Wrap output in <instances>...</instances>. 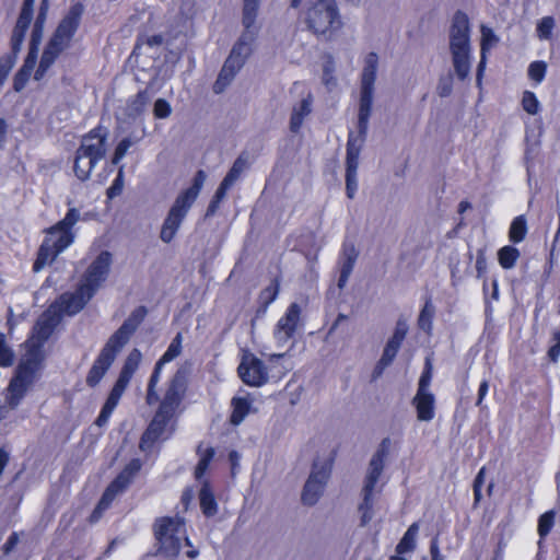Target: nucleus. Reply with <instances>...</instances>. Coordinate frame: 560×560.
<instances>
[{
  "instance_id": "obj_1",
  "label": "nucleus",
  "mask_w": 560,
  "mask_h": 560,
  "mask_svg": "<svg viewBox=\"0 0 560 560\" xmlns=\"http://www.w3.org/2000/svg\"><path fill=\"white\" fill-rule=\"evenodd\" d=\"M145 316L144 307H138L108 338L86 376V384L95 387L114 363L120 350L128 343Z\"/></svg>"
},
{
  "instance_id": "obj_2",
  "label": "nucleus",
  "mask_w": 560,
  "mask_h": 560,
  "mask_svg": "<svg viewBox=\"0 0 560 560\" xmlns=\"http://www.w3.org/2000/svg\"><path fill=\"white\" fill-rule=\"evenodd\" d=\"M83 12V4L78 2L72 4L61 19L54 35L44 49L38 68L34 74V79L36 81L44 78L56 58L70 46V43L81 23Z\"/></svg>"
},
{
  "instance_id": "obj_3",
  "label": "nucleus",
  "mask_w": 560,
  "mask_h": 560,
  "mask_svg": "<svg viewBox=\"0 0 560 560\" xmlns=\"http://www.w3.org/2000/svg\"><path fill=\"white\" fill-rule=\"evenodd\" d=\"M83 12V4L78 2L72 4L61 19L54 35L44 49L38 68L34 74V79L36 81L44 78L56 58L70 46V43L81 23Z\"/></svg>"
},
{
  "instance_id": "obj_4",
  "label": "nucleus",
  "mask_w": 560,
  "mask_h": 560,
  "mask_svg": "<svg viewBox=\"0 0 560 560\" xmlns=\"http://www.w3.org/2000/svg\"><path fill=\"white\" fill-rule=\"evenodd\" d=\"M308 32L325 40L334 39L343 27L336 0H311L303 13Z\"/></svg>"
},
{
  "instance_id": "obj_5",
  "label": "nucleus",
  "mask_w": 560,
  "mask_h": 560,
  "mask_svg": "<svg viewBox=\"0 0 560 560\" xmlns=\"http://www.w3.org/2000/svg\"><path fill=\"white\" fill-rule=\"evenodd\" d=\"M378 67V57L375 52H370L364 60V67L361 74V86H360V106L358 115V135L349 136L348 141H355L363 145L368 127L369 118L372 110L373 96H374V83L376 80V72Z\"/></svg>"
},
{
  "instance_id": "obj_6",
  "label": "nucleus",
  "mask_w": 560,
  "mask_h": 560,
  "mask_svg": "<svg viewBox=\"0 0 560 560\" xmlns=\"http://www.w3.org/2000/svg\"><path fill=\"white\" fill-rule=\"evenodd\" d=\"M450 49L456 75L465 80L470 72L469 21L464 13H456L450 32Z\"/></svg>"
},
{
  "instance_id": "obj_7",
  "label": "nucleus",
  "mask_w": 560,
  "mask_h": 560,
  "mask_svg": "<svg viewBox=\"0 0 560 560\" xmlns=\"http://www.w3.org/2000/svg\"><path fill=\"white\" fill-rule=\"evenodd\" d=\"M142 361V353L139 349H132L127 358L125 359L124 365L119 373L117 381L115 382L108 397L95 420L97 427H103L107 423L114 409L117 407L119 399L128 387L135 372L138 370Z\"/></svg>"
},
{
  "instance_id": "obj_8",
  "label": "nucleus",
  "mask_w": 560,
  "mask_h": 560,
  "mask_svg": "<svg viewBox=\"0 0 560 560\" xmlns=\"http://www.w3.org/2000/svg\"><path fill=\"white\" fill-rule=\"evenodd\" d=\"M384 444L385 441L382 443L381 448L372 456L364 478L362 502L359 505L362 526H365L373 517V498L376 491V485L384 470L385 459L387 456V448Z\"/></svg>"
},
{
  "instance_id": "obj_9",
  "label": "nucleus",
  "mask_w": 560,
  "mask_h": 560,
  "mask_svg": "<svg viewBox=\"0 0 560 560\" xmlns=\"http://www.w3.org/2000/svg\"><path fill=\"white\" fill-rule=\"evenodd\" d=\"M60 317L58 305H50L49 308L43 313L34 326L32 336L25 342L26 352L24 357L31 359L33 362L42 363L44 360L42 347L59 324Z\"/></svg>"
},
{
  "instance_id": "obj_10",
  "label": "nucleus",
  "mask_w": 560,
  "mask_h": 560,
  "mask_svg": "<svg viewBox=\"0 0 560 560\" xmlns=\"http://www.w3.org/2000/svg\"><path fill=\"white\" fill-rule=\"evenodd\" d=\"M158 553L164 557H176L180 550V540L185 536L184 522L178 518L164 517L154 526Z\"/></svg>"
},
{
  "instance_id": "obj_11",
  "label": "nucleus",
  "mask_w": 560,
  "mask_h": 560,
  "mask_svg": "<svg viewBox=\"0 0 560 560\" xmlns=\"http://www.w3.org/2000/svg\"><path fill=\"white\" fill-rule=\"evenodd\" d=\"M39 362H33L24 357L19 364L14 377L8 388L5 402L9 409H15L35 381V374L39 369Z\"/></svg>"
},
{
  "instance_id": "obj_12",
  "label": "nucleus",
  "mask_w": 560,
  "mask_h": 560,
  "mask_svg": "<svg viewBox=\"0 0 560 560\" xmlns=\"http://www.w3.org/2000/svg\"><path fill=\"white\" fill-rule=\"evenodd\" d=\"M141 469V462L132 459L125 469L117 476V478L107 487L103 493L92 517L97 520L100 514L106 510L115 497L122 492L130 483L133 476Z\"/></svg>"
},
{
  "instance_id": "obj_13",
  "label": "nucleus",
  "mask_w": 560,
  "mask_h": 560,
  "mask_svg": "<svg viewBox=\"0 0 560 560\" xmlns=\"http://www.w3.org/2000/svg\"><path fill=\"white\" fill-rule=\"evenodd\" d=\"M190 208L188 202L175 198L161 226L160 238L163 243L168 244L174 240Z\"/></svg>"
},
{
  "instance_id": "obj_14",
  "label": "nucleus",
  "mask_w": 560,
  "mask_h": 560,
  "mask_svg": "<svg viewBox=\"0 0 560 560\" xmlns=\"http://www.w3.org/2000/svg\"><path fill=\"white\" fill-rule=\"evenodd\" d=\"M72 243V237L67 234L56 236L48 231L47 237L42 244L36 261L34 262V271H39L46 265L51 264L55 258Z\"/></svg>"
},
{
  "instance_id": "obj_15",
  "label": "nucleus",
  "mask_w": 560,
  "mask_h": 560,
  "mask_svg": "<svg viewBox=\"0 0 560 560\" xmlns=\"http://www.w3.org/2000/svg\"><path fill=\"white\" fill-rule=\"evenodd\" d=\"M112 265V255L108 252H102L88 268L80 285L85 287L92 294L97 291L106 280Z\"/></svg>"
},
{
  "instance_id": "obj_16",
  "label": "nucleus",
  "mask_w": 560,
  "mask_h": 560,
  "mask_svg": "<svg viewBox=\"0 0 560 560\" xmlns=\"http://www.w3.org/2000/svg\"><path fill=\"white\" fill-rule=\"evenodd\" d=\"M242 381L249 386H261L268 381V372L261 360L252 353L243 355L237 369Z\"/></svg>"
},
{
  "instance_id": "obj_17",
  "label": "nucleus",
  "mask_w": 560,
  "mask_h": 560,
  "mask_svg": "<svg viewBox=\"0 0 560 560\" xmlns=\"http://www.w3.org/2000/svg\"><path fill=\"white\" fill-rule=\"evenodd\" d=\"M302 307L298 303H291L285 314L278 320L273 336L281 346L293 338L298 327L301 324Z\"/></svg>"
},
{
  "instance_id": "obj_18",
  "label": "nucleus",
  "mask_w": 560,
  "mask_h": 560,
  "mask_svg": "<svg viewBox=\"0 0 560 560\" xmlns=\"http://www.w3.org/2000/svg\"><path fill=\"white\" fill-rule=\"evenodd\" d=\"M107 138V129L97 127L82 138L81 145L78 151L81 152V154L90 156L98 162L106 155Z\"/></svg>"
},
{
  "instance_id": "obj_19",
  "label": "nucleus",
  "mask_w": 560,
  "mask_h": 560,
  "mask_svg": "<svg viewBox=\"0 0 560 560\" xmlns=\"http://www.w3.org/2000/svg\"><path fill=\"white\" fill-rule=\"evenodd\" d=\"M362 145L360 140L348 141L346 156V194L347 197L353 199L358 188L357 172L359 167V156Z\"/></svg>"
},
{
  "instance_id": "obj_20",
  "label": "nucleus",
  "mask_w": 560,
  "mask_h": 560,
  "mask_svg": "<svg viewBox=\"0 0 560 560\" xmlns=\"http://www.w3.org/2000/svg\"><path fill=\"white\" fill-rule=\"evenodd\" d=\"M92 296L91 291L86 290L85 287L79 285L74 293H63L52 305L59 306L60 316L62 313L74 315L83 308Z\"/></svg>"
},
{
  "instance_id": "obj_21",
  "label": "nucleus",
  "mask_w": 560,
  "mask_h": 560,
  "mask_svg": "<svg viewBox=\"0 0 560 560\" xmlns=\"http://www.w3.org/2000/svg\"><path fill=\"white\" fill-rule=\"evenodd\" d=\"M184 390L185 373L178 370L173 376L159 409L173 416L182 400Z\"/></svg>"
},
{
  "instance_id": "obj_22",
  "label": "nucleus",
  "mask_w": 560,
  "mask_h": 560,
  "mask_svg": "<svg viewBox=\"0 0 560 560\" xmlns=\"http://www.w3.org/2000/svg\"><path fill=\"white\" fill-rule=\"evenodd\" d=\"M173 416L159 409L143 433L140 441V448L147 450L165 432L166 425Z\"/></svg>"
},
{
  "instance_id": "obj_23",
  "label": "nucleus",
  "mask_w": 560,
  "mask_h": 560,
  "mask_svg": "<svg viewBox=\"0 0 560 560\" xmlns=\"http://www.w3.org/2000/svg\"><path fill=\"white\" fill-rule=\"evenodd\" d=\"M408 332V325L406 320L399 319L396 323V327L392 338L387 341L382 358L378 364L383 368L389 365L395 359L406 335Z\"/></svg>"
},
{
  "instance_id": "obj_24",
  "label": "nucleus",
  "mask_w": 560,
  "mask_h": 560,
  "mask_svg": "<svg viewBox=\"0 0 560 560\" xmlns=\"http://www.w3.org/2000/svg\"><path fill=\"white\" fill-rule=\"evenodd\" d=\"M244 61L238 59L236 56L230 54L228 59L224 62V66L222 67L220 74L214 82L213 91L214 93L219 94L224 91V89L232 82L235 74L242 69L244 66Z\"/></svg>"
},
{
  "instance_id": "obj_25",
  "label": "nucleus",
  "mask_w": 560,
  "mask_h": 560,
  "mask_svg": "<svg viewBox=\"0 0 560 560\" xmlns=\"http://www.w3.org/2000/svg\"><path fill=\"white\" fill-rule=\"evenodd\" d=\"M434 395L431 392H417L412 404L419 421H431L434 418Z\"/></svg>"
},
{
  "instance_id": "obj_26",
  "label": "nucleus",
  "mask_w": 560,
  "mask_h": 560,
  "mask_svg": "<svg viewBox=\"0 0 560 560\" xmlns=\"http://www.w3.org/2000/svg\"><path fill=\"white\" fill-rule=\"evenodd\" d=\"M36 59H37L36 47H30V51L24 60L23 66L14 75V79H13L14 91L21 92L25 88V85L34 70Z\"/></svg>"
},
{
  "instance_id": "obj_27",
  "label": "nucleus",
  "mask_w": 560,
  "mask_h": 560,
  "mask_svg": "<svg viewBox=\"0 0 560 560\" xmlns=\"http://www.w3.org/2000/svg\"><path fill=\"white\" fill-rule=\"evenodd\" d=\"M334 459L330 455L318 456L314 459L310 478L320 482L324 487L330 477Z\"/></svg>"
},
{
  "instance_id": "obj_28",
  "label": "nucleus",
  "mask_w": 560,
  "mask_h": 560,
  "mask_svg": "<svg viewBox=\"0 0 560 560\" xmlns=\"http://www.w3.org/2000/svg\"><path fill=\"white\" fill-rule=\"evenodd\" d=\"M312 103L313 97L308 94L305 98H303L298 105H295L292 109L291 118H290V130L294 133L299 132L304 118L307 117L312 112Z\"/></svg>"
},
{
  "instance_id": "obj_29",
  "label": "nucleus",
  "mask_w": 560,
  "mask_h": 560,
  "mask_svg": "<svg viewBox=\"0 0 560 560\" xmlns=\"http://www.w3.org/2000/svg\"><path fill=\"white\" fill-rule=\"evenodd\" d=\"M32 20L19 16L15 23V26L12 31L11 35V52L9 55H14L15 59H18V55L21 51L22 44L25 38L26 31L30 27Z\"/></svg>"
},
{
  "instance_id": "obj_30",
  "label": "nucleus",
  "mask_w": 560,
  "mask_h": 560,
  "mask_svg": "<svg viewBox=\"0 0 560 560\" xmlns=\"http://www.w3.org/2000/svg\"><path fill=\"white\" fill-rule=\"evenodd\" d=\"M32 20L19 16L15 23V26L12 31L11 35V52L9 55H14L15 59H18V55L21 51L22 44L25 38L26 31L30 27Z\"/></svg>"
},
{
  "instance_id": "obj_31",
  "label": "nucleus",
  "mask_w": 560,
  "mask_h": 560,
  "mask_svg": "<svg viewBox=\"0 0 560 560\" xmlns=\"http://www.w3.org/2000/svg\"><path fill=\"white\" fill-rule=\"evenodd\" d=\"M255 37L256 33L254 31L245 30L237 43L233 46L231 54L245 62L252 54V44L254 43Z\"/></svg>"
},
{
  "instance_id": "obj_32",
  "label": "nucleus",
  "mask_w": 560,
  "mask_h": 560,
  "mask_svg": "<svg viewBox=\"0 0 560 560\" xmlns=\"http://www.w3.org/2000/svg\"><path fill=\"white\" fill-rule=\"evenodd\" d=\"M233 408L230 422L233 425H238L243 422L245 417L252 412V401L246 397H234L231 401Z\"/></svg>"
},
{
  "instance_id": "obj_33",
  "label": "nucleus",
  "mask_w": 560,
  "mask_h": 560,
  "mask_svg": "<svg viewBox=\"0 0 560 560\" xmlns=\"http://www.w3.org/2000/svg\"><path fill=\"white\" fill-rule=\"evenodd\" d=\"M206 179L207 174L205 171L199 170L192 179L191 186L182 191L177 197L192 206L198 198Z\"/></svg>"
},
{
  "instance_id": "obj_34",
  "label": "nucleus",
  "mask_w": 560,
  "mask_h": 560,
  "mask_svg": "<svg viewBox=\"0 0 560 560\" xmlns=\"http://www.w3.org/2000/svg\"><path fill=\"white\" fill-rule=\"evenodd\" d=\"M96 164L97 161L77 151L73 165L75 176L82 182L89 179L91 172Z\"/></svg>"
},
{
  "instance_id": "obj_35",
  "label": "nucleus",
  "mask_w": 560,
  "mask_h": 560,
  "mask_svg": "<svg viewBox=\"0 0 560 560\" xmlns=\"http://www.w3.org/2000/svg\"><path fill=\"white\" fill-rule=\"evenodd\" d=\"M324 489L325 487L320 485V482L308 477L302 491V502L310 506L316 504L322 497Z\"/></svg>"
},
{
  "instance_id": "obj_36",
  "label": "nucleus",
  "mask_w": 560,
  "mask_h": 560,
  "mask_svg": "<svg viewBox=\"0 0 560 560\" xmlns=\"http://www.w3.org/2000/svg\"><path fill=\"white\" fill-rule=\"evenodd\" d=\"M199 502L202 513L210 517L217 514L218 504L214 500L213 492L211 491L209 483L207 481L203 482L200 491H199Z\"/></svg>"
},
{
  "instance_id": "obj_37",
  "label": "nucleus",
  "mask_w": 560,
  "mask_h": 560,
  "mask_svg": "<svg viewBox=\"0 0 560 560\" xmlns=\"http://www.w3.org/2000/svg\"><path fill=\"white\" fill-rule=\"evenodd\" d=\"M80 213L77 209H70L66 214L65 219L58 222L55 226H52L49 231L54 233L56 236L61 234H67L69 237L73 238L70 229L79 221Z\"/></svg>"
},
{
  "instance_id": "obj_38",
  "label": "nucleus",
  "mask_w": 560,
  "mask_h": 560,
  "mask_svg": "<svg viewBox=\"0 0 560 560\" xmlns=\"http://www.w3.org/2000/svg\"><path fill=\"white\" fill-rule=\"evenodd\" d=\"M419 525L413 523L409 526L398 545L396 546V552L398 555H402L406 552H410L416 548V538L418 535Z\"/></svg>"
},
{
  "instance_id": "obj_39",
  "label": "nucleus",
  "mask_w": 560,
  "mask_h": 560,
  "mask_svg": "<svg viewBox=\"0 0 560 560\" xmlns=\"http://www.w3.org/2000/svg\"><path fill=\"white\" fill-rule=\"evenodd\" d=\"M249 166V156L247 153H241L234 161L232 167L223 178L226 183L233 185Z\"/></svg>"
},
{
  "instance_id": "obj_40",
  "label": "nucleus",
  "mask_w": 560,
  "mask_h": 560,
  "mask_svg": "<svg viewBox=\"0 0 560 560\" xmlns=\"http://www.w3.org/2000/svg\"><path fill=\"white\" fill-rule=\"evenodd\" d=\"M47 10H48V0H43L40 2V9H39L38 16L36 19L34 28L32 31L31 47H36L37 48V46H38V44H39V42L42 39L43 26H44V23H45V20H46Z\"/></svg>"
},
{
  "instance_id": "obj_41",
  "label": "nucleus",
  "mask_w": 560,
  "mask_h": 560,
  "mask_svg": "<svg viewBox=\"0 0 560 560\" xmlns=\"http://www.w3.org/2000/svg\"><path fill=\"white\" fill-rule=\"evenodd\" d=\"M527 233V224L524 215L516 217L510 226L509 237L513 243L522 242Z\"/></svg>"
},
{
  "instance_id": "obj_42",
  "label": "nucleus",
  "mask_w": 560,
  "mask_h": 560,
  "mask_svg": "<svg viewBox=\"0 0 560 560\" xmlns=\"http://www.w3.org/2000/svg\"><path fill=\"white\" fill-rule=\"evenodd\" d=\"M518 257L520 252L513 246H504L498 252V260L504 269L513 268Z\"/></svg>"
},
{
  "instance_id": "obj_43",
  "label": "nucleus",
  "mask_w": 560,
  "mask_h": 560,
  "mask_svg": "<svg viewBox=\"0 0 560 560\" xmlns=\"http://www.w3.org/2000/svg\"><path fill=\"white\" fill-rule=\"evenodd\" d=\"M198 454L200 455V459L195 469V477L197 479H200L205 475L206 470L209 467L211 459L214 456V448L206 447L205 450H202L201 446H199Z\"/></svg>"
},
{
  "instance_id": "obj_44",
  "label": "nucleus",
  "mask_w": 560,
  "mask_h": 560,
  "mask_svg": "<svg viewBox=\"0 0 560 560\" xmlns=\"http://www.w3.org/2000/svg\"><path fill=\"white\" fill-rule=\"evenodd\" d=\"M258 7L259 3L244 1L243 25L246 31H253L252 27L254 26L257 16Z\"/></svg>"
},
{
  "instance_id": "obj_45",
  "label": "nucleus",
  "mask_w": 560,
  "mask_h": 560,
  "mask_svg": "<svg viewBox=\"0 0 560 560\" xmlns=\"http://www.w3.org/2000/svg\"><path fill=\"white\" fill-rule=\"evenodd\" d=\"M182 342H183V336L180 332H178L175 338L172 340L171 345L168 346L166 352L161 357L160 361L161 363H167L177 358L182 353Z\"/></svg>"
},
{
  "instance_id": "obj_46",
  "label": "nucleus",
  "mask_w": 560,
  "mask_h": 560,
  "mask_svg": "<svg viewBox=\"0 0 560 560\" xmlns=\"http://www.w3.org/2000/svg\"><path fill=\"white\" fill-rule=\"evenodd\" d=\"M433 315H434V307L428 301V302H425V304L419 315V318H418V325L422 330H424L427 332H429L431 330Z\"/></svg>"
},
{
  "instance_id": "obj_47",
  "label": "nucleus",
  "mask_w": 560,
  "mask_h": 560,
  "mask_svg": "<svg viewBox=\"0 0 560 560\" xmlns=\"http://www.w3.org/2000/svg\"><path fill=\"white\" fill-rule=\"evenodd\" d=\"M358 255H359V253L353 245L346 247L343 250V261H342L340 272L346 273V275H351L354 264H355V260L358 258Z\"/></svg>"
},
{
  "instance_id": "obj_48",
  "label": "nucleus",
  "mask_w": 560,
  "mask_h": 560,
  "mask_svg": "<svg viewBox=\"0 0 560 560\" xmlns=\"http://www.w3.org/2000/svg\"><path fill=\"white\" fill-rule=\"evenodd\" d=\"M149 101L150 97L145 91L139 92L128 105L129 113L131 115L141 114L144 110Z\"/></svg>"
},
{
  "instance_id": "obj_49",
  "label": "nucleus",
  "mask_w": 560,
  "mask_h": 560,
  "mask_svg": "<svg viewBox=\"0 0 560 560\" xmlns=\"http://www.w3.org/2000/svg\"><path fill=\"white\" fill-rule=\"evenodd\" d=\"M522 107L529 115H536L539 112V101L533 92L523 93Z\"/></svg>"
},
{
  "instance_id": "obj_50",
  "label": "nucleus",
  "mask_w": 560,
  "mask_h": 560,
  "mask_svg": "<svg viewBox=\"0 0 560 560\" xmlns=\"http://www.w3.org/2000/svg\"><path fill=\"white\" fill-rule=\"evenodd\" d=\"M553 522H555V512L553 511H548L539 517L538 534H539L540 538L546 537L550 533V530L553 526Z\"/></svg>"
},
{
  "instance_id": "obj_51",
  "label": "nucleus",
  "mask_w": 560,
  "mask_h": 560,
  "mask_svg": "<svg viewBox=\"0 0 560 560\" xmlns=\"http://www.w3.org/2000/svg\"><path fill=\"white\" fill-rule=\"evenodd\" d=\"M16 62L14 55H3L0 58V86L4 83L7 80L10 71L14 67Z\"/></svg>"
},
{
  "instance_id": "obj_52",
  "label": "nucleus",
  "mask_w": 560,
  "mask_h": 560,
  "mask_svg": "<svg viewBox=\"0 0 560 560\" xmlns=\"http://www.w3.org/2000/svg\"><path fill=\"white\" fill-rule=\"evenodd\" d=\"M555 27V20L551 16L542 18L537 25V35L540 39H549Z\"/></svg>"
},
{
  "instance_id": "obj_53",
  "label": "nucleus",
  "mask_w": 560,
  "mask_h": 560,
  "mask_svg": "<svg viewBox=\"0 0 560 560\" xmlns=\"http://www.w3.org/2000/svg\"><path fill=\"white\" fill-rule=\"evenodd\" d=\"M14 353L7 345L4 335L0 334V366H10L13 364Z\"/></svg>"
},
{
  "instance_id": "obj_54",
  "label": "nucleus",
  "mask_w": 560,
  "mask_h": 560,
  "mask_svg": "<svg viewBox=\"0 0 560 560\" xmlns=\"http://www.w3.org/2000/svg\"><path fill=\"white\" fill-rule=\"evenodd\" d=\"M547 65L544 61H534L528 67V77L537 83H540L546 74Z\"/></svg>"
},
{
  "instance_id": "obj_55",
  "label": "nucleus",
  "mask_w": 560,
  "mask_h": 560,
  "mask_svg": "<svg viewBox=\"0 0 560 560\" xmlns=\"http://www.w3.org/2000/svg\"><path fill=\"white\" fill-rule=\"evenodd\" d=\"M153 114L158 119H165L172 114V107L166 100L158 98L153 106Z\"/></svg>"
},
{
  "instance_id": "obj_56",
  "label": "nucleus",
  "mask_w": 560,
  "mask_h": 560,
  "mask_svg": "<svg viewBox=\"0 0 560 560\" xmlns=\"http://www.w3.org/2000/svg\"><path fill=\"white\" fill-rule=\"evenodd\" d=\"M278 293H279L278 280H275L271 285L267 287L266 289H264L261 291L260 299L266 307L277 299Z\"/></svg>"
},
{
  "instance_id": "obj_57",
  "label": "nucleus",
  "mask_w": 560,
  "mask_h": 560,
  "mask_svg": "<svg viewBox=\"0 0 560 560\" xmlns=\"http://www.w3.org/2000/svg\"><path fill=\"white\" fill-rule=\"evenodd\" d=\"M432 370H433L432 363H431L430 359H427L425 360V369L419 380L417 392H430L429 386L431 383Z\"/></svg>"
},
{
  "instance_id": "obj_58",
  "label": "nucleus",
  "mask_w": 560,
  "mask_h": 560,
  "mask_svg": "<svg viewBox=\"0 0 560 560\" xmlns=\"http://www.w3.org/2000/svg\"><path fill=\"white\" fill-rule=\"evenodd\" d=\"M133 144V141L130 138L122 139L116 147L112 163L118 164L119 161L125 156L129 148Z\"/></svg>"
},
{
  "instance_id": "obj_59",
  "label": "nucleus",
  "mask_w": 560,
  "mask_h": 560,
  "mask_svg": "<svg viewBox=\"0 0 560 560\" xmlns=\"http://www.w3.org/2000/svg\"><path fill=\"white\" fill-rule=\"evenodd\" d=\"M481 32H482L481 52L486 54V51L488 49H490L497 43V37L490 28H487L485 26H482Z\"/></svg>"
},
{
  "instance_id": "obj_60",
  "label": "nucleus",
  "mask_w": 560,
  "mask_h": 560,
  "mask_svg": "<svg viewBox=\"0 0 560 560\" xmlns=\"http://www.w3.org/2000/svg\"><path fill=\"white\" fill-rule=\"evenodd\" d=\"M451 92H452L451 80L450 79L440 80L439 85H438V94L441 97H446L451 94Z\"/></svg>"
},
{
  "instance_id": "obj_61",
  "label": "nucleus",
  "mask_w": 560,
  "mask_h": 560,
  "mask_svg": "<svg viewBox=\"0 0 560 560\" xmlns=\"http://www.w3.org/2000/svg\"><path fill=\"white\" fill-rule=\"evenodd\" d=\"M35 0H24L19 16L33 20V7Z\"/></svg>"
},
{
  "instance_id": "obj_62",
  "label": "nucleus",
  "mask_w": 560,
  "mask_h": 560,
  "mask_svg": "<svg viewBox=\"0 0 560 560\" xmlns=\"http://www.w3.org/2000/svg\"><path fill=\"white\" fill-rule=\"evenodd\" d=\"M19 535L16 533H12L8 538L7 542L2 547V551L4 555H9L18 545Z\"/></svg>"
},
{
  "instance_id": "obj_63",
  "label": "nucleus",
  "mask_w": 560,
  "mask_h": 560,
  "mask_svg": "<svg viewBox=\"0 0 560 560\" xmlns=\"http://www.w3.org/2000/svg\"><path fill=\"white\" fill-rule=\"evenodd\" d=\"M423 560H444L442 555H441V552H440L439 544H438V539L436 538L432 539V541H431L430 559L424 558Z\"/></svg>"
},
{
  "instance_id": "obj_64",
  "label": "nucleus",
  "mask_w": 560,
  "mask_h": 560,
  "mask_svg": "<svg viewBox=\"0 0 560 560\" xmlns=\"http://www.w3.org/2000/svg\"><path fill=\"white\" fill-rule=\"evenodd\" d=\"M323 83L328 88V89H332L336 86V79L332 74V71L326 67L324 69V73H323Z\"/></svg>"
}]
</instances>
